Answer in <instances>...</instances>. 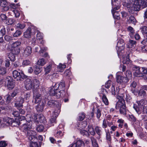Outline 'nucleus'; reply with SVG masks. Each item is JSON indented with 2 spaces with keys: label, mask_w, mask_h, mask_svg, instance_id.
<instances>
[{
  "label": "nucleus",
  "mask_w": 147,
  "mask_h": 147,
  "mask_svg": "<svg viewBox=\"0 0 147 147\" xmlns=\"http://www.w3.org/2000/svg\"><path fill=\"white\" fill-rule=\"evenodd\" d=\"M22 34L21 31L19 30H16V32L13 34V36L15 37H17L20 36Z\"/></svg>",
  "instance_id": "864d4df0"
},
{
  "label": "nucleus",
  "mask_w": 147,
  "mask_h": 147,
  "mask_svg": "<svg viewBox=\"0 0 147 147\" xmlns=\"http://www.w3.org/2000/svg\"><path fill=\"white\" fill-rule=\"evenodd\" d=\"M21 42L19 41H16L13 43L11 45L12 48L18 47L21 45Z\"/></svg>",
  "instance_id": "ea45409f"
},
{
  "label": "nucleus",
  "mask_w": 147,
  "mask_h": 147,
  "mask_svg": "<svg viewBox=\"0 0 147 147\" xmlns=\"http://www.w3.org/2000/svg\"><path fill=\"white\" fill-rule=\"evenodd\" d=\"M136 20L135 18L133 16H131L129 18L128 22L129 23H132L134 25L136 24Z\"/></svg>",
  "instance_id": "72a5a7b5"
},
{
  "label": "nucleus",
  "mask_w": 147,
  "mask_h": 147,
  "mask_svg": "<svg viewBox=\"0 0 147 147\" xmlns=\"http://www.w3.org/2000/svg\"><path fill=\"white\" fill-rule=\"evenodd\" d=\"M35 118H36V119H38L37 121H38L40 123H43L45 121V117L42 114L38 115L37 117H36L35 115L34 116Z\"/></svg>",
  "instance_id": "aec40b11"
},
{
  "label": "nucleus",
  "mask_w": 147,
  "mask_h": 147,
  "mask_svg": "<svg viewBox=\"0 0 147 147\" xmlns=\"http://www.w3.org/2000/svg\"><path fill=\"white\" fill-rule=\"evenodd\" d=\"M36 140H32L30 144V147H38V145L36 142Z\"/></svg>",
  "instance_id": "37998d69"
},
{
  "label": "nucleus",
  "mask_w": 147,
  "mask_h": 147,
  "mask_svg": "<svg viewBox=\"0 0 147 147\" xmlns=\"http://www.w3.org/2000/svg\"><path fill=\"white\" fill-rule=\"evenodd\" d=\"M7 2L6 0H1L0 3V6L4 8V10H7L9 9L8 7H6Z\"/></svg>",
  "instance_id": "cd10ccee"
},
{
  "label": "nucleus",
  "mask_w": 147,
  "mask_h": 147,
  "mask_svg": "<svg viewBox=\"0 0 147 147\" xmlns=\"http://www.w3.org/2000/svg\"><path fill=\"white\" fill-rule=\"evenodd\" d=\"M52 64H50L44 67L45 74H47L50 72L52 69Z\"/></svg>",
  "instance_id": "5701e85b"
},
{
  "label": "nucleus",
  "mask_w": 147,
  "mask_h": 147,
  "mask_svg": "<svg viewBox=\"0 0 147 147\" xmlns=\"http://www.w3.org/2000/svg\"><path fill=\"white\" fill-rule=\"evenodd\" d=\"M147 7V0H135L131 9H129V12L133 14L136 11H138L141 9H144Z\"/></svg>",
  "instance_id": "f03ea898"
},
{
  "label": "nucleus",
  "mask_w": 147,
  "mask_h": 147,
  "mask_svg": "<svg viewBox=\"0 0 147 147\" xmlns=\"http://www.w3.org/2000/svg\"><path fill=\"white\" fill-rule=\"evenodd\" d=\"M31 129V125L29 122H26L21 126V130L25 133Z\"/></svg>",
  "instance_id": "f3484780"
},
{
  "label": "nucleus",
  "mask_w": 147,
  "mask_h": 147,
  "mask_svg": "<svg viewBox=\"0 0 147 147\" xmlns=\"http://www.w3.org/2000/svg\"><path fill=\"white\" fill-rule=\"evenodd\" d=\"M7 145V143L5 141H0V147H5Z\"/></svg>",
  "instance_id": "5fc2aeb1"
},
{
  "label": "nucleus",
  "mask_w": 147,
  "mask_h": 147,
  "mask_svg": "<svg viewBox=\"0 0 147 147\" xmlns=\"http://www.w3.org/2000/svg\"><path fill=\"white\" fill-rule=\"evenodd\" d=\"M138 95L139 96H141L143 98L146 97L147 94L146 92L142 88V87L138 91Z\"/></svg>",
  "instance_id": "b1692460"
},
{
  "label": "nucleus",
  "mask_w": 147,
  "mask_h": 147,
  "mask_svg": "<svg viewBox=\"0 0 147 147\" xmlns=\"http://www.w3.org/2000/svg\"><path fill=\"white\" fill-rule=\"evenodd\" d=\"M133 69L135 76L143 77L144 79L147 80V68L135 66L133 67Z\"/></svg>",
  "instance_id": "39448f33"
},
{
  "label": "nucleus",
  "mask_w": 147,
  "mask_h": 147,
  "mask_svg": "<svg viewBox=\"0 0 147 147\" xmlns=\"http://www.w3.org/2000/svg\"><path fill=\"white\" fill-rule=\"evenodd\" d=\"M66 67V65H63L61 63H60L57 67L58 70L59 72H62L63 71L64 69Z\"/></svg>",
  "instance_id": "2f4dec72"
},
{
  "label": "nucleus",
  "mask_w": 147,
  "mask_h": 147,
  "mask_svg": "<svg viewBox=\"0 0 147 147\" xmlns=\"http://www.w3.org/2000/svg\"><path fill=\"white\" fill-rule=\"evenodd\" d=\"M5 39L7 41H10L12 40V38L10 36L6 35L4 37Z\"/></svg>",
  "instance_id": "774afa93"
},
{
  "label": "nucleus",
  "mask_w": 147,
  "mask_h": 147,
  "mask_svg": "<svg viewBox=\"0 0 147 147\" xmlns=\"http://www.w3.org/2000/svg\"><path fill=\"white\" fill-rule=\"evenodd\" d=\"M64 76H69L71 74L70 70L68 69L66 70L64 73Z\"/></svg>",
  "instance_id": "69168bd1"
},
{
  "label": "nucleus",
  "mask_w": 147,
  "mask_h": 147,
  "mask_svg": "<svg viewBox=\"0 0 147 147\" xmlns=\"http://www.w3.org/2000/svg\"><path fill=\"white\" fill-rule=\"evenodd\" d=\"M136 42L135 41L132 40H130L128 43L129 47V48L132 47L136 45Z\"/></svg>",
  "instance_id": "79ce46f5"
},
{
  "label": "nucleus",
  "mask_w": 147,
  "mask_h": 147,
  "mask_svg": "<svg viewBox=\"0 0 147 147\" xmlns=\"http://www.w3.org/2000/svg\"><path fill=\"white\" fill-rule=\"evenodd\" d=\"M44 127L43 125H38L36 127V130L38 132H42V131L44 129Z\"/></svg>",
  "instance_id": "3c124183"
},
{
  "label": "nucleus",
  "mask_w": 147,
  "mask_h": 147,
  "mask_svg": "<svg viewBox=\"0 0 147 147\" xmlns=\"http://www.w3.org/2000/svg\"><path fill=\"white\" fill-rule=\"evenodd\" d=\"M112 13L113 15V17L115 19H119V14L118 11H112Z\"/></svg>",
  "instance_id": "a18cd8bd"
},
{
  "label": "nucleus",
  "mask_w": 147,
  "mask_h": 147,
  "mask_svg": "<svg viewBox=\"0 0 147 147\" xmlns=\"http://www.w3.org/2000/svg\"><path fill=\"white\" fill-rule=\"evenodd\" d=\"M87 122L84 121L81 122V123L78 125V127H79V129H83L87 126Z\"/></svg>",
  "instance_id": "bb28decb"
},
{
  "label": "nucleus",
  "mask_w": 147,
  "mask_h": 147,
  "mask_svg": "<svg viewBox=\"0 0 147 147\" xmlns=\"http://www.w3.org/2000/svg\"><path fill=\"white\" fill-rule=\"evenodd\" d=\"M129 120L133 122L136 121V119L133 115H129Z\"/></svg>",
  "instance_id": "6e6d98bb"
},
{
  "label": "nucleus",
  "mask_w": 147,
  "mask_h": 147,
  "mask_svg": "<svg viewBox=\"0 0 147 147\" xmlns=\"http://www.w3.org/2000/svg\"><path fill=\"white\" fill-rule=\"evenodd\" d=\"M24 84L26 89L30 90L32 89L33 91L36 90L39 87V81L36 79H34L32 80L29 79L26 80L24 82Z\"/></svg>",
  "instance_id": "20e7f679"
},
{
  "label": "nucleus",
  "mask_w": 147,
  "mask_h": 147,
  "mask_svg": "<svg viewBox=\"0 0 147 147\" xmlns=\"http://www.w3.org/2000/svg\"><path fill=\"white\" fill-rule=\"evenodd\" d=\"M80 133L82 135L87 136L89 135V133L88 131L83 130V129H80Z\"/></svg>",
  "instance_id": "de8ad7c7"
},
{
  "label": "nucleus",
  "mask_w": 147,
  "mask_h": 147,
  "mask_svg": "<svg viewBox=\"0 0 147 147\" xmlns=\"http://www.w3.org/2000/svg\"><path fill=\"white\" fill-rule=\"evenodd\" d=\"M133 108L138 115H140L142 112L143 113V109H142V107H140L138 106H137L136 105H134Z\"/></svg>",
  "instance_id": "4be33fe9"
},
{
  "label": "nucleus",
  "mask_w": 147,
  "mask_h": 147,
  "mask_svg": "<svg viewBox=\"0 0 147 147\" xmlns=\"http://www.w3.org/2000/svg\"><path fill=\"white\" fill-rule=\"evenodd\" d=\"M123 3V5L125 7H126L129 12V9H131V7L133 5L132 4L133 0H121Z\"/></svg>",
  "instance_id": "dca6fc26"
},
{
  "label": "nucleus",
  "mask_w": 147,
  "mask_h": 147,
  "mask_svg": "<svg viewBox=\"0 0 147 147\" xmlns=\"http://www.w3.org/2000/svg\"><path fill=\"white\" fill-rule=\"evenodd\" d=\"M38 104L39 105L36 106V110L38 112H41L43 110L45 103L42 102L41 104L40 103Z\"/></svg>",
  "instance_id": "393cba45"
},
{
  "label": "nucleus",
  "mask_w": 147,
  "mask_h": 147,
  "mask_svg": "<svg viewBox=\"0 0 147 147\" xmlns=\"http://www.w3.org/2000/svg\"><path fill=\"white\" fill-rule=\"evenodd\" d=\"M106 137L107 140L109 142L111 140V135L109 132H107L106 133Z\"/></svg>",
  "instance_id": "13d9d810"
},
{
  "label": "nucleus",
  "mask_w": 147,
  "mask_h": 147,
  "mask_svg": "<svg viewBox=\"0 0 147 147\" xmlns=\"http://www.w3.org/2000/svg\"><path fill=\"white\" fill-rule=\"evenodd\" d=\"M7 88L9 90H11L15 86V82L12 78L10 77H7Z\"/></svg>",
  "instance_id": "2eb2a0df"
},
{
  "label": "nucleus",
  "mask_w": 147,
  "mask_h": 147,
  "mask_svg": "<svg viewBox=\"0 0 147 147\" xmlns=\"http://www.w3.org/2000/svg\"><path fill=\"white\" fill-rule=\"evenodd\" d=\"M56 132V133L55 134V136L57 138H61L63 136V134L61 131H57Z\"/></svg>",
  "instance_id": "c03bdc74"
},
{
  "label": "nucleus",
  "mask_w": 147,
  "mask_h": 147,
  "mask_svg": "<svg viewBox=\"0 0 147 147\" xmlns=\"http://www.w3.org/2000/svg\"><path fill=\"white\" fill-rule=\"evenodd\" d=\"M7 73V69L5 67H0V75L4 76Z\"/></svg>",
  "instance_id": "58836bf2"
},
{
  "label": "nucleus",
  "mask_w": 147,
  "mask_h": 147,
  "mask_svg": "<svg viewBox=\"0 0 147 147\" xmlns=\"http://www.w3.org/2000/svg\"><path fill=\"white\" fill-rule=\"evenodd\" d=\"M137 85V83L135 82H133L130 84V87L131 88V91L133 93H134L135 91V90H133L132 89L135 88Z\"/></svg>",
  "instance_id": "a19ab883"
},
{
  "label": "nucleus",
  "mask_w": 147,
  "mask_h": 147,
  "mask_svg": "<svg viewBox=\"0 0 147 147\" xmlns=\"http://www.w3.org/2000/svg\"><path fill=\"white\" fill-rule=\"evenodd\" d=\"M36 38L40 40H42L43 38V34L38 31L36 35Z\"/></svg>",
  "instance_id": "8fccbe9b"
},
{
  "label": "nucleus",
  "mask_w": 147,
  "mask_h": 147,
  "mask_svg": "<svg viewBox=\"0 0 147 147\" xmlns=\"http://www.w3.org/2000/svg\"><path fill=\"white\" fill-rule=\"evenodd\" d=\"M20 51V49L19 47L12 48V53L13 54L16 55L19 54Z\"/></svg>",
  "instance_id": "7c9ffc66"
},
{
  "label": "nucleus",
  "mask_w": 147,
  "mask_h": 147,
  "mask_svg": "<svg viewBox=\"0 0 147 147\" xmlns=\"http://www.w3.org/2000/svg\"><path fill=\"white\" fill-rule=\"evenodd\" d=\"M25 134L28 139L30 140H37L38 139L36 136V133L35 131L30 129Z\"/></svg>",
  "instance_id": "6e6552de"
},
{
  "label": "nucleus",
  "mask_w": 147,
  "mask_h": 147,
  "mask_svg": "<svg viewBox=\"0 0 147 147\" xmlns=\"http://www.w3.org/2000/svg\"><path fill=\"white\" fill-rule=\"evenodd\" d=\"M6 33L5 28L4 27L2 28L0 30V35L1 36H3Z\"/></svg>",
  "instance_id": "4d7b16f0"
},
{
  "label": "nucleus",
  "mask_w": 147,
  "mask_h": 147,
  "mask_svg": "<svg viewBox=\"0 0 147 147\" xmlns=\"http://www.w3.org/2000/svg\"><path fill=\"white\" fill-rule=\"evenodd\" d=\"M85 117V115L84 113H80L78 114V120L79 121H81L83 120Z\"/></svg>",
  "instance_id": "c9c22d12"
},
{
  "label": "nucleus",
  "mask_w": 147,
  "mask_h": 147,
  "mask_svg": "<svg viewBox=\"0 0 147 147\" xmlns=\"http://www.w3.org/2000/svg\"><path fill=\"white\" fill-rule=\"evenodd\" d=\"M38 64L39 65L43 66L46 63V61L43 58L39 59L37 62Z\"/></svg>",
  "instance_id": "e433bc0d"
},
{
  "label": "nucleus",
  "mask_w": 147,
  "mask_h": 147,
  "mask_svg": "<svg viewBox=\"0 0 147 147\" xmlns=\"http://www.w3.org/2000/svg\"><path fill=\"white\" fill-rule=\"evenodd\" d=\"M129 55L127 54L126 57L123 59V63L124 64L127 65L130 64L131 63V61L129 59Z\"/></svg>",
  "instance_id": "c85d7f7f"
},
{
  "label": "nucleus",
  "mask_w": 147,
  "mask_h": 147,
  "mask_svg": "<svg viewBox=\"0 0 147 147\" xmlns=\"http://www.w3.org/2000/svg\"><path fill=\"white\" fill-rule=\"evenodd\" d=\"M141 32L143 34L147 35V26H144L141 28Z\"/></svg>",
  "instance_id": "49530a36"
},
{
  "label": "nucleus",
  "mask_w": 147,
  "mask_h": 147,
  "mask_svg": "<svg viewBox=\"0 0 147 147\" xmlns=\"http://www.w3.org/2000/svg\"><path fill=\"white\" fill-rule=\"evenodd\" d=\"M30 63V62L28 60H24L22 62V65L24 66H27Z\"/></svg>",
  "instance_id": "bf43d9fd"
},
{
  "label": "nucleus",
  "mask_w": 147,
  "mask_h": 147,
  "mask_svg": "<svg viewBox=\"0 0 147 147\" xmlns=\"http://www.w3.org/2000/svg\"><path fill=\"white\" fill-rule=\"evenodd\" d=\"M125 76L124 77L125 79H127V82L129 81V79L131 77L132 75L131 72L129 70H127L126 71L125 73Z\"/></svg>",
  "instance_id": "a878e982"
},
{
  "label": "nucleus",
  "mask_w": 147,
  "mask_h": 147,
  "mask_svg": "<svg viewBox=\"0 0 147 147\" xmlns=\"http://www.w3.org/2000/svg\"><path fill=\"white\" fill-rule=\"evenodd\" d=\"M96 115V117L98 119H99L101 115V111L99 109H97V111L95 113Z\"/></svg>",
  "instance_id": "603ef678"
},
{
  "label": "nucleus",
  "mask_w": 147,
  "mask_h": 147,
  "mask_svg": "<svg viewBox=\"0 0 147 147\" xmlns=\"http://www.w3.org/2000/svg\"><path fill=\"white\" fill-rule=\"evenodd\" d=\"M13 119L8 117H5L3 118V123L6 126L10 125H16L14 124L15 122L13 123Z\"/></svg>",
  "instance_id": "4468645a"
},
{
  "label": "nucleus",
  "mask_w": 147,
  "mask_h": 147,
  "mask_svg": "<svg viewBox=\"0 0 147 147\" xmlns=\"http://www.w3.org/2000/svg\"><path fill=\"white\" fill-rule=\"evenodd\" d=\"M22 52V55L24 57H27L30 56L32 53V48L30 46H28L24 47Z\"/></svg>",
  "instance_id": "f8f14e48"
},
{
  "label": "nucleus",
  "mask_w": 147,
  "mask_h": 147,
  "mask_svg": "<svg viewBox=\"0 0 147 147\" xmlns=\"http://www.w3.org/2000/svg\"><path fill=\"white\" fill-rule=\"evenodd\" d=\"M65 84L62 81L60 83H53L49 90L50 95L54 96L57 98L64 97L65 93Z\"/></svg>",
  "instance_id": "f257e3e1"
},
{
  "label": "nucleus",
  "mask_w": 147,
  "mask_h": 147,
  "mask_svg": "<svg viewBox=\"0 0 147 147\" xmlns=\"http://www.w3.org/2000/svg\"><path fill=\"white\" fill-rule=\"evenodd\" d=\"M14 54H13L12 55H10L9 56V57L10 59V60L12 61H14L15 60V56Z\"/></svg>",
  "instance_id": "338daca9"
},
{
  "label": "nucleus",
  "mask_w": 147,
  "mask_h": 147,
  "mask_svg": "<svg viewBox=\"0 0 147 147\" xmlns=\"http://www.w3.org/2000/svg\"><path fill=\"white\" fill-rule=\"evenodd\" d=\"M13 77L14 78H17L18 80H21V78L24 79L26 78V76L22 73H20L16 70L13 71Z\"/></svg>",
  "instance_id": "9b49d317"
},
{
  "label": "nucleus",
  "mask_w": 147,
  "mask_h": 147,
  "mask_svg": "<svg viewBox=\"0 0 147 147\" xmlns=\"http://www.w3.org/2000/svg\"><path fill=\"white\" fill-rule=\"evenodd\" d=\"M111 81L109 80L105 84V87L107 88H109L111 84Z\"/></svg>",
  "instance_id": "052dcab7"
},
{
  "label": "nucleus",
  "mask_w": 147,
  "mask_h": 147,
  "mask_svg": "<svg viewBox=\"0 0 147 147\" xmlns=\"http://www.w3.org/2000/svg\"><path fill=\"white\" fill-rule=\"evenodd\" d=\"M13 11L14 13L15 17L16 18H18L20 16V14L18 11L16 9H14L13 10Z\"/></svg>",
  "instance_id": "e2e57ef3"
},
{
  "label": "nucleus",
  "mask_w": 147,
  "mask_h": 147,
  "mask_svg": "<svg viewBox=\"0 0 147 147\" xmlns=\"http://www.w3.org/2000/svg\"><path fill=\"white\" fill-rule=\"evenodd\" d=\"M123 97V94L117 96V98L119 100L116 104L115 108L116 109L119 110L120 114L125 115L126 114V110Z\"/></svg>",
  "instance_id": "7ed1b4c3"
},
{
  "label": "nucleus",
  "mask_w": 147,
  "mask_h": 147,
  "mask_svg": "<svg viewBox=\"0 0 147 147\" xmlns=\"http://www.w3.org/2000/svg\"><path fill=\"white\" fill-rule=\"evenodd\" d=\"M60 112V110L58 109H57L54 111L51 114V118L50 120V123L51 125L50 126H47V127L49 128L50 126L52 125H53V123H56V119L58 115L59 114Z\"/></svg>",
  "instance_id": "423d86ee"
},
{
  "label": "nucleus",
  "mask_w": 147,
  "mask_h": 147,
  "mask_svg": "<svg viewBox=\"0 0 147 147\" xmlns=\"http://www.w3.org/2000/svg\"><path fill=\"white\" fill-rule=\"evenodd\" d=\"M42 70L41 68L36 66L34 71V73L38 75L41 72Z\"/></svg>",
  "instance_id": "09e8293b"
},
{
  "label": "nucleus",
  "mask_w": 147,
  "mask_h": 147,
  "mask_svg": "<svg viewBox=\"0 0 147 147\" xmlns=\"http://www.w3.org/2000/svg\"><path fill=\"white\" fill-rule=\"evenodd\" d=\"M20 100L19 101V103L18 102L15 103V105L17 108L18 110H19V112L21 114H23L25 113V111L22 109V103L24 102V99L22 98H20Z\"/></svg>",
  "instance_id": "ddd939ff"
},
{
  "label": "nucleus",
  "mask_w": 147,
  "mask_h": 147,
  "mask_svg": "<svg viewBox=\"0 0 147 147\" xmlns=\"http://www.w3.org/2000/svg\"><path fill=\"white\" fill-rule=\"evenodd\" d=\"M92 145L93 147H98V144L96 141V139L93 137L91 138Z\"/></svg>",
  "instance_id": "f704fd0d"
},
{
  "label": "nucleus",
  "mask_w": 147,
  "mask_h": 147,
  "mask_svg": "<svg viewBox=\"0 0 147 147\" xmlns=\"http://www.w3.org/2000/svg\"><path fill=\"white\" fill-rule=\"evenodd\" d=\"M42 99V97L39 93L36 90L33 91V99L32 102L35 103H41Z\"/></svg>",
  "instance_id": "0eeeda50"
},
{
  "label": "nucleus",
  "mask_w": 147,
  "mask_h": 147,
  "mask_svg": "<svg viewBox=\"0 0 147 147\" xmlns=\"http://www.w3.org/2000/svg\"><path fill=\"white\" fill-rule=\"evenodd\" d=\"M52 79L55 78H57L59 77L58 74L56 73H54L50 76Z\"/></svg>",
  "instance_id": "0e129e2a"
},
{
  "label": "nucleus",
  "mask_w": 147,
  "mask_h": 147,
  "mask_svg": "<svg viewBox=\"0 0 147 147\" xmlns=\"http://www.w3.org/2000/svg\"><path fill=\"white\" fill-rule=\"evenodd\" d=\"M125 43L122 39L119 40L117 44L116 49L118 55H120L121 52L125 48Z\"/></svg>",
  "instance_id": "9d476101"
},
{
  "label": "nucleus",
  "mask_w": 147,
  "mask_h": 147,
  "mask_svg": "<svg viewBox=\"0 0 147 147\" xmlns=\"http://www.w3.org/2000/svg\"><path fill=\"white\" fill-rule=\"evenodd\" d=\"M122 72H118L117 73L116 81L119 83L125 84L127 83V79H125L124 77L122 76Z\"/></svg>",
  "instance_id": "1a4fd4ad"
},
{
  "label": "nucleus",
  "mask_w": 147,
  "mask_h": 147,
  "mask_svg": "<svg viewBox=\"0 0 147 147\" xmlns=\"http://www.w3.org/2000/svg\"><path fill=\"white\" fill-rule=\"evenodd\" d=\"M31 29L29 28L24 33V35L25 38H29L31 37Z\"/></svg>",
  "instance_id": "412c9836"
},
{
  "label": "nucleus",
  "mask_w": 147,
  "mask_h": 147,
  "mask_svg": "<svg viewBox=\"0 0 147 147\" xmlns=\"http://www.w3.org/2000/svg\"><path fill=\"white\" fill-rule=\"evenodd\" d=\"M74 142L78 147H84V142L80 139H77Z\"/></svg>",
  "instance_id": "6ab92c4d"
},
{
  "label": "nucleus",
  "mask_w": 147,
  "mask_h": 147,
  "mask_svg": "<svg viewBox=\"0 0 147 147\" xmlns=\"http://www.w3.org/2000/svg\"><path fill=\"white\" fill-rule=\"evenodd\" d=\"M101 129V127L98 126L95 127V131L96 134L99 136H101L102 134Z\"/></svg>",
  "instance_id": "4c0bfd02"
},
{
  "label": "nucleus",
  "mask_w": 147,
  "mask_h": 147,
  "mask_svg": "<svg viewBox=\"0 0 147 147\" xmlns=\"http://www.w3.org/2000/svg\"><path fill=\"white\" fill-rule=\"evenodd\" d=\"M102 102L106 105H108L109 104V102L108 99L106 96L104 94H102Z\"/></svg>",
  "instance_id": "c756f323"
},
{
  "label": "nucleus",
  "mask_w": 147,
  "mask_h": 147,
  "mask_svg": "<svg viewBox=\"0 0 147 147\" xmlns=\"http://www.w3.org/2000/svg\"><path fill=\"white\" fill-rule=\"evenodd\" d=\"M26 25L24 23H19L16 25V27L18 29H23L25 27Z\"/></svg>",
  "instance_id": "473e14b6"
},
{
  "label": "nucleus",
  "mask_w": 147,
  "mask_h": 147,
  "mask_svg": "<svg viewBox=\"0 0 147 147\" xmlns=\"http://www.w3.org/2000/svg\"><path fill=\"white\" fill-rule=\"evenodd\" d=\"M7 23L8 25H11L14 22V20L12 18H9L7 20Z\"/></svg>",
  "instance_id": "680f3d73"
},
{
  "label": "nucleus",
  "mask_w": 147,
  "mask_h": 147,
  "mask_svg": "<svg viewBox=\"0 0 147 147\" xmlns=\"http://www.w3.org/2000/svg\"><path fill=\"white\" fill-rule=\"evenodd\" d=\"M44 100L45 102H47V105L50 107H53L57 103V102L54 100H49L46 98H45Z\"/></svg>",
  "instance_id": "a211bd4d"
}]
</instances>
